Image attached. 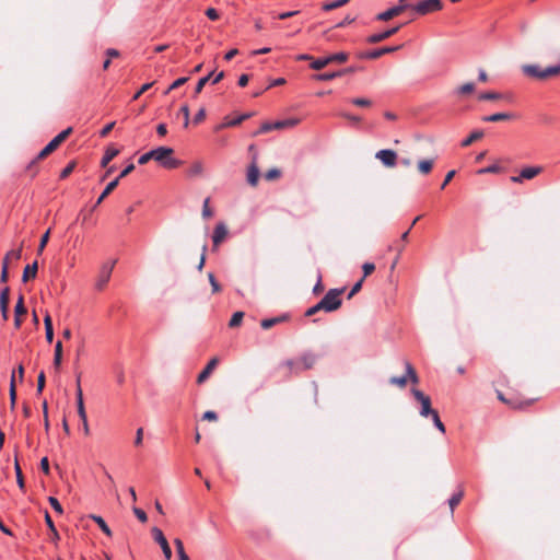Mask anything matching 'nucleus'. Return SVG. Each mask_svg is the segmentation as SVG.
Here are the masks:
<instances>
[{"instance_id": "f257e3e1", "label": "nucleus", "mask_w": 560, "mask_h": 560, "mask_svg": "<svg viewBox=\"0 0 560 560\" xmlns=\"http://www.w3.org/2000/svg\"><path fill=\"white\" fill-rule=\"evenodd\" d=\"M174 150L170 147H159L153 149V160L164 168H176L180 165V161L173 156Z\"/></svg>"}, {"instance_id": "f03ea898", "label": "nucleus", "mask_w": 560, "mask_h": 560, "mask_svg": "<svg viewBox=\"0 0 560 560\" xmlns=\"http://www.w3.org/2000/svg\"><path fill=\"white\" fill-rule=\"evenodd\" d=\"M69 136L70 127L62 130L44 149H42L37 156L30 163L28 168H31L37 161L43 160L50 153H52L61 144V142L65 141Z\"/></svg>"}, {"instance_id": "7ed1b4c3", "label": "nucleus", "mask_w": 560, "mask_h": 560, "mask_svg": "<svg viewBox=\"0 0 560 560\" xmlns=\"http://www.w3.org/2000/svg\"><path fill=\"white\" fill-rule=\"evenodd\" d=\"M75 394H77L78 415L81 419V427L79 428V430H81L83 432V434L88 436L90 434V427H89L88 416H86L84 401H83V394H82V388H81V384H80V375H78V377H77V393Z\"/></svg>"}, {"instance_id": "20e7f679", "label": "nucleus", "mask_w": 560, "mask_h": 560, "mask_svg": "<svg viewBox=\"0 0 560 560\" xmlns=\"http://www.w3.org/2000/svg\"><path fill=\"white\" fill-rule=\"evenodd\" d=\"M316 362V355L314 353L307 352L304 353L298 361L295 360H287L283 364L291 372H301L303 370H308L313 368Z\"/></svg>"}, {"instance_id": "39448f33", "label": "nucleus", "mask_w": 560, "mask_h": 560, "mask_svg": "<svg viewBox=\"0 0 560 560\" xmlns=\"http://www.w3.org/2000/svg\"><path fill=\"white\" fill-rule=\"evenodd\" d=\"M345 289H330L325 296L320 300L322 305L324 306L325 312H334L338 310L341 305L340 295L343 293Z\"/></svg>"}, {"instance_id": "423d86ee", "label": "nucleus", "mask_w": 560, "mask_h": 560, "mask_svg": "<svg viewBox=\"0 0 560 560\" xmlns=\"http://www.w3.org/2000/svg\"><path fill=\"white\" fill-rule=\"evenodd\" d=\"M299 122H300L299 118H289V119H284V120H278L275 122L266 121L260 126L259 130L254 133V136H257L259 133L269 132L271 130L292 128V127L296 126Z\"/></svg>"}, {"instance_id": "0eeeda50", "label": "nucleus", "mask_w": 560, "mask_h": 560, "mask_svg": "<svg viewBox=\"0 0 560 560\" xmlns=\"http://www.w3.org/2000/svg\"><path fill=\"white\" fill-rule=\"evenodd\" d=\"M347 60H348V54L340 51V52L332 54V55H329L324 58L314 59L311 62V68L314 70H322L323 68H325L326 66H328L331 62L342 63V62H346Z\"/></svg>"}, {"instance_id": "6e6552de", "label": "nucleus", "mask_w": 560, "mask_h": 560, "mask_svg": "<svg viewBox=\"0 0 560 560\" xmlns=\"http://www.w3.org/2000/svg\"><path fill=\"white\" fill-rule=\"evenodd\" d=\"M116 261V259H113L102 265L95 282V287L97 290H103L107 282L109 281Z\"/></svg>"}, {"instance_id": "1a4fd4ad", "label": "nucleus", "mask_w": 560, "mask_h": 560, "mask_svg": "<svg viewBox=\"0 0 560 560\" xmlns=\"http://www.w3.org/2000/svg\"><path fill=\"white\" fill-rule=\"evenodd\" d=\"M412 9L419 15H425L430 12L439 11L442 9L441 0H422L415 5H411Z\"/></svg>"}, {"instance_id": "9d476101", "label": "nucleus", "mask_w": 560, "mask_h": 560, "mask_svg": "<svg viewBox=\"0 0 560 560\" xmlns=\"http://www.w3.org/2000/svg\"><path fill=\"white\" fill-rule=\"evenodd\" d=\"M411 393H412L413 397L421 405V408L419 411L421 417L427 418L429 416H432L434 412H436V410L431 408V399L429 396L424 395L420 389H417V388H412Z\"/></svg>"}, {"instance_id": "9b49d317", "label": "nucleus", "mask_w": 560, "mask_h": 560, "mask_svg": "<svg viewBox=\"0 0 560 560\" xmlns=\"http://www.w3.org/2000/svg\"><path fill=\"white\" fill-rule=\"evenodd\" d=\"M405 366H406V374L402 376L390 377L389 378L390 384L397 385L399 387H405L408 378L415 384L418 383L419 380H418V376H417L416 371L412 368V365L409 362H406Z\"/></svg>"}, {"instance_id": "f8f14e48", "label": "nucleus", "mask_w": 560, "mask_h": 560, "mask_svg": "<svg viewBox=\"0 0 560 560\" xmlns=\"http://www.w3.org/2000/svg\"><path fill=\"white\" fill-rule=\"evenodd\" d=\"M410 7H411V4H409L408 2H406V1L400 2V0H399L397 5L392 7L388 10L378 13L376 15V19L378 21H388V20L393 19L394 16L399 15L401 12L409 9Z\"/></svg>"}, {"instance_id": "ddd939ff", "label": "nucleus", "mask_w": 560, "mask_h": 560, "mask_svg": "<svg viewBox=\"0 0 560 560\" xmlns=\"http://www.w3.org/2000/svg\"><path fill=\"white\" fill-rule=\"evenodd\" d=\"M152 535H153V538L154 540L160 545L162 551H163V555L165 557L166 560H171L172 558V549L163 534V532L158 528V527H153L152 528Z\"/></svg>"}, {"instance_id": "4468645a", "label": "nucleus", "mask_w": 560, "mask_h": 560, "mask_svg": "<svg viewBox=\"0 0 560 560\" xmlns=\"http://www.w3.org/2000/svg\"><path fill=\"white\" fill-rule=\"evenodd\" d=\"M375 158L380 160L384 166L394 167L397 161V153L390 149H383L376 152Z\"/></svg>"}, {"instance_id": "2eb2a0df", "label": "nucleus", "mask_w": 560, "mask_h": 560, "mask_svg": "<svg viewBox=\"0 0 560 560\" xmlns=\"http://www.w3.org/2000/svg\"><path fill=\"white\" fill-rule=\"evenodd\" d=\"M397 49H398V46L383 47V48L373 49L371 51L362 52L359 55V57L362 59H376L385 54L396 51Z\"/></svg>"}, {"instance_id": "dca6fc26", "label": "nucleus", "mask_w": 560, "mask_h": 560, "mask_svg": "<svg viewBox=\"0 0 560 560\" xmlns=\"http://www.w3.org/2000/svg\"><path fill=\"white\" fill-rule=\"evenodd\" d=\"M522 72L528 77L537 79H546L545 69H541L538 65H523Z\"/></svg>"}, {"instance_id": "f3484780", "label": "nucleus", "mask_w": 560, "mask_h": 560, "mask_svg": "<svg viewBox=\"0 0 560 560\" xmlns=\"http://www.w3.org/2000/svg\"><path fill=\"white\" fill-rule=\"evenodd\" d=\"M399 27L400 26H395V27H392V28L386 30L384 32L373 34V35L369 36L368 42L370 44L380 43V42L390 37L392 35L396 34L398 32Z\"/></svg>"}, {"instance_id": "a211bd4d", "label": "nucleus", "mask_w": 560, "mask_h": 560, "mask_svg": "<svg viewBox=\"0 0 560 560\" xmlns=\"http://www.w3.org/2000/svg\"><path fill=\"white\" fill-rule=\"evenodd\" d=\"M218 362H219L218 358H213L208 362L206 368L200 372V374L197 377L198 384H202L209 377V375L212 373L213 369L217 366Z\"/></svg>"}, {"instance_id": "6ab92c4d", "label": "nucleus", "mask_w": 560, "mask_h": 560, "mask_svg": "<svg viewBox=\"0 0 560 560\" xmlns=\"http://www.w3.org/2000/svg\"><path fill=\"white\" fill-rule=\"evenodd\" d=\"M228 235V229L225 226L224 223H219L217 224L214 231H213V235H212V241H213V244L215 246H218Z\"/></svg>"}, {"instance_id": "aec40b11", "label": "nucleus", "mask_w": 560, "mask_h": 560, "mask_svg": "<svg viewBox=\"0 0 560 560\" xmlns=\"http://www.w3.org/2000/svg\"><path fill=\"white\" fill-rule=\"evenodd\" d=\"M62 361V342L58 341L55 346L54 362L52 366L55 372H59Z\"/></svg>"}, {"instance_id": "412c9836", "label": "nucleus", "mask_w": 560, "mask_h": 560, "mask_svg": "<svg viewBox=\"0 0 560 560\" xmlns=\"http://www.w3.org/2000/svg\"><path fill=\"white\" fill-rule=\"evenodd\" d=\"M37 270H38L37 261H34L33 264L27 265L24 268L23 276H22V281L23 282H27L30 279L35 278L36 275H37Z\"/></svg>"}, {"instance_id": "4be33fe9", "label": "nucleus", "mask_w": 560, "mask_h": 560, "mask_svg": "<svg viewBox=\"0 0 560 560\" xmlns=\"http://www.w3.org/2000/svg\"><path fill=\"white\" fill-rule=\"evenodd\" d=\"M119 153V150L113 145L108 147L106 150H105V153L101 160V165L103 167H106L108 165V163L115 158L117 156Z\"/></svg>"}, {"instance_id": "5701e85b", "label": "nucleus", "mask_w": 560, "mask_h": 560, "mask_svg": "<svg viewBox=\"0 0 560 560\" xmlns=\"http://www.w3.org/2000/svg\"><path fill=\"white\" fill-rule=\"evenodd\" d=\"M512 118H513V115L510 113H495L492 115L483 116L482 121L497 122V121H501V120H509Z\"/></svg>"}, {"instance_id": "b1692460", "label": "nucleus", "mask_w": 560, "mask_h": 560, "mask_svg": "<svg viewBox=\"0 0 560 560\" xmlns=\"http://www.w3.org/2000/svg\"><path fill=\"white\" fill-rule=\"evenodd\" d=\"M118 183L119 178H115L114 180L107 184L101 196L97 198L95 205L93 206V209H95L104 200V198L117 187Z\"/></svg>"}, {"instance_id": "393cba45", "label": "nucleus", "mask_w": 560, "mask_h": 560, "mask_svg": "<svg viewBox=\"0 0 560 560\" xmlns=\"http://www.w3.org/2000/svg\"><path fill=\"white\" fill-rule=\"evenodd\" d=\"M250 116H252V114H249V113L248 114H242V115H240L238 117H236L234 119L225 120L223 124L218 126L217 129L238 126L240 124H242L244 120H246Z\"/></svg>"}, {"instance_id": "a878e982", "label": "nucleus", "mask_w": 560, "mask_h": 560, "mask_svg": "<svg viewBox=\"0 0 560 560\" xmlns=\"http://www.w3.org/2000/svg\"><path fill=\"white\" fill-rule=\"evenodd\" d=\"M287 318H288L287 315H281V316H277V317H272V318H265L261 320L260 325L264 329H269V328L273 327L275 325L287 320Z\"/></svg>"}, {"instance_id": "bb28decb", "label": "nucleus", "mask_w": 560, "mask_h": 560, "mask_svg": "<svg viewBox=\"0 0 560 560\" xmlns=\"http://www.w3.org/2000/svg\"><path fill=\"white\" fill-rule=\"evenodd\" d=\"M258 178H259V170L258 167L256 166L255 163H253L249 168H248V172H247V182L252 185V186H255L258 182Z\"/></svg>"}, {"instance_id": "cd10ccee", "label": "nucleus", "mask_w": 560, "mask_h": 560, "mask_svg": "<svg viewBox=\"0 0 560 560\" xmlns=\"http://www.w3.org/2000/svg\"><path fill=\"white\" fill-rule=\"evenodd\" d=\"M541 171H542V168L540 166H528V167H524L521 171V173H522V177H524V179H532L536 175H538Z\"/></svg>"}, {"instance_id": "c85d7f7f", "label": "nucleus", "mask_w": 560, "mask_h": 560, "mask_svg": "<svg viewBox=\"0 0 560 560\" xmlns=\"http://www.w3.org/2000/svg\"><path fill=\"white\" fill-rule=\"evenodd\" d=\"M45 323V337L46 340L50 343L54 340V328H52V322L49 315L45 316L44 319Z\"/></svg>"}, {"instance_id": "c756f323", "label": "nucleus", "mask_w": 560, "mask_h": 560, "mask_svg": "<svg viewBox=\"0 0 560 560\" xmlns=\"http://www.w3.org/2000/svg\"><path fill=\"white\" fill-rule=\"evenodd\" d=\"M90 517L100 526V528L106 536L110 537L113 535L110 528L108 527L106 522L103 520V517H101L98 515H90Z\"/></svg>"}, {"instance_id": "7c9ffc66", "label": "nucleus", "mask_w": 560, "mask_h": 560, "mask_svg": "<svg viewBox=\"0 0 560 560\" xmlns=\"http://www.w3.org/2000/svg\"><path fill=\"white\" fill-rule=\"evenodd\" d=\"M339 77H342V72L334 71V72H325V73L315 74L314 79L316 81H330V80H334Z\"/></svg>"}, {"instance_id": "2f4dec72", "label": "nucleus", "mask_w": 560, "mask_h": 560, "mask_svg": "<svg viewBox=\"0 0 560 560\" xmlns=\"http://www.w3.org/2000/svg\"><path fill=\"white\" fill-rule=\"evenodd\" d=\"M483 137V131L481 130H475L472 131L465 140H463L462 142V145L463 147H468L474 141L476 140H479Z\"/></svg>"}, {"instance_id": "473e14b6", "label": "nucleus", "mask_w": 560, "mask_h": 560, "mask_svg": "<svg viewBox=\"0 0 560 560\" xmlns=\"http://www.w3.org/2000/svg\"><path fill=\"white\" fill-rule=\"evenodd\" d=\"M433 167V160H421L418 163V170L421 174H428Z\"/></svg>"}, {"instance_id": "72a5a7b5", "label": "nucleus", "mask_w": 560, "mask_h": 560, "mask_svg": "<svg viewBox=\"0 0 560 560\" xmlns=\"http://www.w3.org/2000/svg\"><path fill=\"white\" fill-rule=\"evenodd\" d=\"M474 91H475V84L471 82H468V83H465V84L458 86L455 90V93L458 95H466V94L472 93Z\"/></svg>"}, {"instance_id": "f704fd0d", "label": "nucleus", "mask_w": 560, "mask_h": 560, "mask_svg": "<svg viewBox=\"0 0 560 560\" xmlns=\"http://www.w3.org/2000/svg\"><path fill=\"white\" fill-rule=\"evenodd\" d=\"M349 1L350 0H336V1L327 2L323 5V10L331 11V10H335L337 8H340L345 4H347Z\"/></svg>"}, {"instance_id": "c9c22d12", "label": "nucleus", "mask_w": 560, "mask_h": 560, "mask_svg": "<svg viewBox=\"0 0 560 560\" xmlns=\"http://www.w3.org/2000/svg\"><path fill=\"white\" fill-rule=\"evenodd\" d=\"M464 497V491L463 490H459L458 492L454 493L450 500H448V504H450V508H451V512H453L454 508L460 502V500L463 499Z\"/></svg>"}, {"instance_id": "e433bc0d", "label": "nucleus", "mask_w": 560, "mask_h": 560, "mask_svg": "<svg viewBox=\"0 0 560 560\" xmlns=\"http://www.w3.org/2000/svg\"><path fill=\"white\" fill-rule=\"evenodd\" d=\"M213 75V71L210 72L208 75L206 77H202L201 79H199V81L197 82V85H196V89H195V92L198 94L202 91L203 86L206 84H210V80Z\"/></svg>"}, {"instance_id": "4c0bfd02", "label": "nucleus", "mask_w": 560, "mask_h": 560, "mask_svg": "<svg viewBox=\"0 0 560 560\" xmlns=\"http://www.w3.org/2000/svg\"><path fill=\"white\" fill-rule=\"evenodd\" d=\"M243 317H244V313L243 312H235L231 319H230V323H229V326L230 327H237L241 325L242 320H243Z\"/></svg>"}, {"instance_id": "58836bf2", "label": "nucleus", "mask_w": 560, "mask_h": 560, "mask_svg": "<svg viewBox=\"0 0 560 560\" xmlns=\"http://www.w3.org/2000/svg\"><path fill=\"white\" fill-rule=\"evenodd\" d=\"M503 96L500 93L497 92H485L479 95V100L482 101H494V100H501Z\"/></svg>"}, {"instance_id": "ea45409f", "label": "nucleus", "mask_w": 560, "mask_h": 560, "mask_svg": "<svg viewBox=\"0 0 560 560\" xmlns=\"http://www.w3.org/2000/svg\"><path fill=\"white\" fill-rule=\"evenodd\" d=\"M202 172H203V165H202V163H201V162H195V163L190 166V168H189V171H188V174H189L190 176H198V175H201V174H202Z\"/></svg>"}, {"instance_id": "a19ab883", "label": "nucleus", "mask_w": 560, "mask_h": 560, "mask_svg": "<svg viewBox=\"0 0 560 560\" xmlns=\"http://www.w3.org/2000/svg\"><path fill=\"white\" fill-rule=\"evenodd\" d=\"M15 399H16L15 375H14V372H13L12 375H11V382H10V400H11L12 407H14V405H15Z\"/></svg>"}, {"instance_id": "79ce46f5", "label": "nucleus", "mask_w": 560, "mask_h": 560, "mask_svg": "<svg viewBox=\"0 0 560 560\" xmlns=\"http://www.w3.org/2000/svg\"><path fill=\"white\" fill-rule=\"evenodd\" d=\"M26 312H27V310L24 306L23 296L20 295V298L15 304V307H14L15 316H21V315L25 314Z\"/></svg>"}, {"instance_id": "37998d69", "label": "nucleus", "mask_w": 560, "mask_h": 560, "mask_svg": "<svg viewBox=\"0 0 560 560\" xmlns=\"http://www.w3.org/2000/svg\"><path fill=\"white\" fill-rule=\"evenodd\" d=\"M48 501H49V504L51 505V508L55 510L56 513L58 514H62L63 513V509H62V505L61 503L58 501L57 498L55 497H49L48 498Z\"/></svg>"}, {"instance_id": "c03bdc74", "label": "nucleus", "mask_w": 560, "mask_h": 560, "mask_svg": "<svg viewBox=\"0 0 560 560\" xmlns=\"http://www.w3.org/2000/svg\"><path fill=\"white\" fill-rule=\"evenodd\" d=\"M432 421H433V424L434 427L442 433H445V425L443 424V422L441 421L440 417H439V413L438 411L434 412L432 416Z\"/></svg>"}, {"instance_id": "a18cd8bd", "label": "nucleus", "mask_w": 560, "mask_h": 560, "mask_svg": "<svg viewBox=\"0 0 560 560\" xmlns=\"http://www.w3.org/2000/svg\"><path fill=\"white\" fill-rule=\"evenodd\" d=\"M15 474H16V481H18L19 488L21 490H23L24 489V479H23L22 470H21V467H20L18 460H15Z\"/></svg>"}, {"instance_id": "49530a36", "label": "nucleus", "mask_w": 560, "mask_h": 560, "mask_svg": "<svg viewBox=\"0 0 560 560\" xmlns=\"http://www.w3.org/2000/svg\"><path fill=\"white\" fill-rule=\"evenodd\" d=\"M208 279H209V282L211 284V288H212V292L213 293H218L221 291V285L219 284V282L217 281L214 275L212 272H209L208 273Z\"/></svg>"}, {"instance_id": "de8ad7c7", "label": "nucleus", "mask_w": 560, "mask_h": 560, "mask_svg": "<svg viewBox=\"0 0 560 560\" xmlns=\"http://www.w3.org/2000/svg\"><path fill=\"white\" fill-rule=\"evenodd\" d=\"M9 293H10V289L8 287H5L1 290L0 306L9 305Z\"/></svg>"}, {"instance_id": "09e8293b", "label": "nucleus", "mask_w": 560, "mask_h": 560, "mask_svg": "<svg viewBox=\"0 0 560 560\" xmlns=\"http://www.w3.org/2000/svg\"><path fill=\"white\" fill-rule=\"evenodd\" d=\"M351 102L353 105L360 106V107H368L372 104V102L370 100L363 98V97L353 98Z\"/></svg>"}, {"instance_id": "8fccbe9b", "label": "nucleus", "mask_w": 560, "mask_h": 560, "mask_svg": "<svg viewBox=\"0 0 560 560\" xmlns=\"http://www.w3.org/2000/svg\"><path fill=\"white\" fill-rule=\"evenodd\" d=\"M174 544L176 546V551H177V555H178V558L180 557H184V556H188L185 551V548H184V544L180 539L176 538L174 540Z\"/></svg>"}, {"instance_id": "3c124183", "label": "nucleus", "mask_w": 560, "mask_h": 560, "mask_svg": "<svg viewBox=\"0 0 560 560\" xmlns=\"http://www.w3.org/2000/svg\"><path fill=\"white\" fill-rule=\"evenodd\" d=\"M187 80H188V78H186V77H183V78H179V79L175 80V81L170 85V88L166 90V92H165V93L167 94V93H170L172 90L179 88L180 85H183L184 83H186V82H187Z\"/></svg>"}, {"instance_id": "603ef678", "label": "nucleus", "mask_w": 560, "mask_h": 560, "mask_svg": "<svg viewBox=\"0 0 560 560\" xmlns=\"http://www.w3.org/2000/svg\"><path fill=\"white\" fill-rule=\"evenodd\" d=\"M546 78L560 74V65L550 66L545 69Z\"/></svg>"}, {"instance_id": "864d4df0", "label": "nucleus", "mask_w": 560, "mask_h": 560, "mask_svg": "<svg viewBox=\"0 0 560 560\" xmlns=\"http://www.w3.org/2000/svg\"><path fill=\"white\" fill-rule=\"evenodd\" d=\"M319 311H324V306L322 305L320 301L317 304H315L312 307H310L305 312V316H313L314 314H316Z\"/></svg>"}, {"instance_id": "5fc2aeb1", "label": "nucleus", "mask_w": 560, "mask_h": 560, "mask_svg": "<svg viewBox=\"0 0 560 560\" xmlns=\"http://www.w3.org/2000/svg\"><path fill=\"white\" fill-rule=\"evenodd\" d=\"M150 160H153V150H150V151L145 152L144 154H142L138 160V163L140 165H143V164H147Z\"/></svg>"}, {"instance_id": "6e6d98bb", "label": "nucleus", "mask_w": 560, "mask_h": 560, "mask_svg": "<svg viewBox=\"0 0 560 560\" xmlns=\"http://www.w3.org/2000/svg\"><path fill=\"white\" fill-rule=\"evenodd\" d=\"M132 511L140 522H142V523L147 522L148 516L143 510H141L139 508H133Z\"/></svg>"}, {"instance_id": "4d7b16f0", "label": "nucleus", "mask_w": 560, "mask_h": 560, "mask_svg": "<svg viewBox=\"0 0 560 560\" xmlns=\"http://www.w3.org/2000/svg\"><path fill=\"white\" fill-rule=\"evenodd\" d=\"M180 113L184 117V127H188L189 125V107L187 105H183L180 107Z\"/></svg>"}, {"instance_id": "13d9d810", "label": "nucleus", "mask_w": 560, "mask_h": 560, "mask_svg": "<svg viewBox=\"0 0 560 560\" xmlns=\"http://www.w3.org/2000/svg\"><path fill=\"white\" fill-rule=\"evenodd\" d=\"M500 171V166L497 164L489 165L485 168H481L478 171L479 174H486V173H498Z\"/></svg>"}, {"instance_id": "bf43d9fd", "label": "nucleus", "mask_w": 560, "mask_h": 560, "mask_svg": "<svg viewBox=\"0 0 560 560\" xmlns=\"http://www.w3.org/2000/svg\"><path fill=\"white\" fill-rule=\"evenodd\" d=\"M362 269H363V278H365L374 271L375 266L372 262H365V264H363Z\"/></svg>"}, {"instance_id": "052dcab7", "label": "nucleus", "mask_w": 560, "mask_h": 560, "mask_svg": "<svg viewBox=\"0 0 560 560\" xmlns=\"http://www.w3.org/2000/svg\"><path fill=\"white\" fill-rule=\"evenodd\" d=\"M202 217L203 218H210L212 217V210L210 209L209 207V199L207 198L203 202V207H202Z\"/></svg>"}, {"instance_id": "680f3d73", "label": "nucleus", "mask_w": 560, "mask_h": 560, "mask_svg": "<svg viewBox=\"0 0 560 560\" xmlns=\"http://www.w3.org/2000/svg\"><path fill=\"white\" fill-rule=\"evenodd\" d=\"M45 386V373L40 372L37 378V393L40 394Z\"/></svg>"}, {"instance_id": "e2e57ef3", "label": "nucleus", "mask_w": 560, "mask_h": 560, "mask_svg": "<svg viewBox=\"0 0 560 560\" xmlns=\"http://www.w3.org/2000/svg\"><path fill=\"white\" fill-rule=\"evenodd\" d=\"M45 521H46V524L49 527V529L57 536L56 527L54 525L51 516L49 515V513L47 511L45 512Z\"/></svg>"}, {"instance_id": "0e129e2a", "label": "nucleus", "mask_w": 560, "mask_h": 560, "mask_svg": "<svg viewBox=\"0 0 560 560\" xmlns=\"http://www.w3.org/2000/svg\"><path fill=\"white\" fill-rule=\"evenodd\" d=\"M205 117H206V109H205V108H200V109L196 113V115H195V117H194V122H195V124H199V122H201V121L205 119Z\"/></svg>"}, {"instance_id": "69168bd1", "label": "nucleus", "mask_w": 560, "mask_h": 560, "mask_svg": "<svg viewBox=\"0 0 560 560\" xmlns=\"http://www.w3.org/2000/svg\"><path fill=\"white\" fill-rule=\"evenodd\" d=\"M142 440H143V429L139 428L136 431L135 445L140 446L142 444Z\"/></svg>"}, {"instance_id": "338daca9", "label": "nucleus", "mask_w": 560, "mask_h": 560, "mask_svg": "<svg viewBox=\"0 0 560 560\" xmlns=\"http://www.w3.org/2000/svg\"><path fill=\"white\" fill-rule=\"evenodd\" d=\"M455 173H456V172H455L454 170H452V171H450V172L446 174V176H445V178H444V180H443V183H442V185H441V189H444V188L447 186V184H448V183L453 179V177L455 176Z\"/></svg>"}, {"instance_id": "774afa93", "label": "nucleus", "mask_w": 560, "mask_h": 560, "mask_svg": "<svg viewBox=\"0 0 560 560\" xmlns=\"http://www.w3.org/2000/svg\"><path fill=\"white\" fill-rule=\"evenodd\" d=\"M280 176V171L278 168H271L266 173L267 179H275Z\"/></svg>"}]
</instances>
